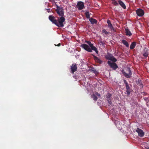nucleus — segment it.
Masks as SVG:
<instances>
[{
	"label": "nucleus",
	"instance_id": "1",
	"mask_svg": "<svg viewBox=\"0 0 149 149\" xmlns=\"http://www.w3.org/2000/svg\"><path fill=\"white\" fill-rule=\"evenodd\" d=\"M86 42L91 47V48L88 45L86 44H82L81 45L80 47L88 52H92V50H93L95 51L97 54H98V52L97 49L95 47L93 46V44L91 43L89 41H87Z\"/></svg>",
	"mask_w": 149,
	"mask_h": 149
},
{
	"label": "nucleus",
	"instance_id": "2",
	"mask_svg": "<svg viewBox=\"0 0 149 149\" xmlns=\"http://www.w3.org/2000/svg\"><path fill=\"white\" fill-rule=\"evenodd\" d=\"M65 22V18L63 16H61L59 18L58 17V20H57V24L56 26L58 27H62L64 26L63 23Z\"/></svg>",
	"mask_w": 149,
	"mask_h": 149
},
{
	"label": "nucleus",
	"instance_id": "3",
	"mask_svg": "<svg viewBox=\"0 0 149 149\" xmlns=\"http://www.w3.org/2000/svg\"><path fill=\"white\" fill-rule=\"evenodd\" d=\"M126 71L128 73H127L125 72L124 70L122 71V72L123 75L127 78H129L131 77V75L132 74V73L130 68H127L126 70Z\"/></svg>",
	"mask_w": 149,
	"mask_h": 149
},
{
	"label": "nucleus",
	"instance_id": "4",
	"mask_svg": "<svg viewBox=\"0 0 149 149\" xmlns=\"http://www.w3.org/2000/svg\"><path fill=\"white\" fill-rule=\"evenodd\" d=\"M123 81L124 84H125V87L126 89L127 94L128 96H129L131 92L132 89L129 86L128 84L127 81L124 79Z\"/></svg>",
	"mask_w": 149,
	"mask_h": 149
},
{
	"label": "nucleus",
	"instance_id": "5",
	"mask_svg": "<svg viewBox=\"0 0 149 149\" xmlns=\"http://www.w3.org/2000/svg\"><path fill=\"white\" fill-rule=\"evenodd\" d=\"M56 12L60 16H63L64 15V11L63 8H60L58 6H57Z\"/></svg>",
	"mask_w": 149,
	"mask_h": 149
},
{
	"label": "nucleus",
	"instance_id": "6",
	"mask_svg": "<svg viewBox=\"0 0 149 149\" xmlns=\"http://www.w3.org/2000/svg\"><path fill=\"white\" fill-rule=\"evenodd\" d=\"M76 6L79 10H81L84 8V3L83 2L81 1H78Z\"/></svg>",
	"mask_w": 149,
	"mask_h": 149
},
{
	"label": "nucleus",
	"instance_id": "7",
	"mask_svg": "<svg viewBox=\"0 0 149 149\" xmlns=\"http://www.w3.org/2000/svg\"><path fill=\"white\" fill-rule=\"evenodd\" d=\"M107 63L111 67L113 70H116L118 68V66L115 63H111L110 61H108Z\"/></svg>",
	"mask_w": 149,
	"mask_h": 149
},
{
	"label": "nucleus",
	"instance_id": "8",
	"mask_svg": "<svg viewBox=\"0 0 149 149\" xmlns=\"http://www.w3.org/2000/svg\"><path fill=\"white\" fill-rule=\"evenodd\" d=\"M49 19L53 23L56 25L57 24V20L56 17L52 15H50L49 17Z\"/></svg>",
	"mask_w": 149,
	"mask_h": 149
},
{
	"label": "nucleus",
	"instance_id": "9",
	"mask_svg": "<svg viewBox=\"0 0 149 149\" xmlns=\"http://www.w3.org/2000/svg\"><path fill=\"white\" fill-rule=\"evenodd\" d=\"M148 49L146 47H145L143 49L142 51V55L145 58H147L148 55Z\"/></svg>",
	"mask_w": 149,
	"mask_h": 149
},
{
	"label": "nucleus",
	"instance_id": "10",
	"mask_svg": "<svg viewBox=\"0 0 149 149\" xmlns=\"http://www.w3.org/2000/svg\"><path fill=\"white\" fill-rule=\"evenodd\" d=\"M136 13L138 16L139 17H142L144 14V11L142 9L140 8L136 10Z\"/></svg>",
	"mask_w": 149,
	"mask_h": 149
},
{
	"label": "nucleus",
	"instance_id": "11",
	"mask_svg": "<svg viewBox=\"0 0 149 149\" xmlns=\"http://www.w3.org/2000/svg\"><path fill=\"white\" fill-rule=\"evenodd\" d=\"M136 131L138 133L139 136L141 137H143L144 135V132L142 130L139 128H137Z\"/></svg>",
	"mask_w": 149,
	"mask_h": 149
},
{
	"label": "nucleus",
	"instance_id": "12",
	"mask_svg": "<svg viewBox=\"0 0 149 149\" xmlns=\"http://www.w3.org/2000/svg\"><path fill=\"white\" fill-rule=\"evenodd\" d=\"M71 73L73 74L74 72H76L77 69V65L76 64H72L70 66Z\"/></svg>",
	"mask_w": 149,
	"mask_h": 149
},
{
	"label": "nucleus",
	"instance_id": "13",
	"mask_svg": "<svg viewBox=\"0 0 149 149\" xmlns=\"http://www.w3.org/2000/svg\"><path fill=\"white\" fill-rule=\"evenodd\" d=\"M92 55L93 56L94 60L96 62L100 64L102 63V61L100 58L93 54H92Z\"/></svg>",
	"mask_w": 149,
	"mask_h": 149
},
{
	"label": "nucleus",
	"instance_id": "14",
	"mask_svg": "<svg viewBox=\"0 0 149 149\" xmlns=\"http://www.w3.org/2000/svg\"><path fill=\"white\" fill-rule=\"evenodd\" d=\"M89 20L92 24H96L97 22V21L96 19H93L92 17L89 19Z\"/></svg>",
	"mask_w": 149,
	"mask_h": 149
},
{
	"label": "nucleus",
	"instance_id": "15",
	"mask_svg": "<svg viewBox=\"0 0 149 149\" xmlns=\"http://www.w3.org/2000/svg\"><path fill=\"white\" fill-rule=\"evenodd\" d=\"M118 3L120 6L124 9H125L126 8V6L125 4L121 1L119 0Z\"/></svg>",
	"mask_w": 149,
	"mask_h": 149
},
{
	"label": "nucleus",
	"instance_id": "16",
	"mask_svg": "<svg viewBox=\"0 0 149 149\" xmlns=\"http://www.w3.org/2000/svg\"><path fill=\"white\" fill-rule=\"evenodd\" d=\"M125 31L126 35L127 36H130L132 34L131 33L130 31L129 30L127 29H125Z\"/></svg>",
	"mask_w": 149,
	"mask_h": 149
},
{
	"label": "nucleus",
	"instance_id": "17",
	"mask_svg": "<svg viewBox=\"0 0 149 149\" xmlns=\"http://www.w3.org/2000/svg\"><path fill=\"white\" fill-rule=\"evenodd\" d=\"M121 42L124 45H125L127 47H128L129 46V45L128 42L125 40H122Z\"/></svg>",
	"mask_w": 149,
	"mask_h": 149
},
{
	"label": "nucleus",
	"instance_id": "18",
	"mask_svg": "<svg viewBox=\"0 0 149 149\" xmlns=\"http://www.w3.org/2000/svg\"><path fill=\"white\" fill-rule=\"evenodd\" d=\"M136 45V42H133L132 43L130 47V48L131 49H133L135 47Z\"/></svg>",
	"mask_w": 149,
	"mask_h": 149
},
{
	"label": "nucleus",
	"instance_id": "19",
	"mask_svg": "<svg viewBox=\"0 0 149 149\" xmlns=\"http://www.w3.org/2000/svg\"><path fill=\"white\" fill-rule=\"evenodd\" d=\"M91 97L92 98L93 100L95 101H96L97 100V96L94 94H93L91 96Z\"/></svg>",
	"mask_w": 149,
	"mask_h": 149
},
{
	"label": "nucleus",
	"instance_id": "20",
	"mask_svg": "<svg viewBox=\"0 0 149 149\" xmlns=\"http://www.w3.org/2000/svg\"><path fill=\"white\" fill-rule=\"evenodd\" d=\"M138 84H139V85L140 87V88H142L143 87V85L142 82V81L141 80H138Z\"/></svg>",
	"mask_w": 149,
	"mask_h": 149
},
{
	"label": "nucleus",
	"instance_id": "21",
	"mask_svg": "<svg viewBox=\"0 0 149 149\" xmlns=\"http://www.w3.org/2000/svg\"><path fill=\"white\" fill-rule=\"evenodd\" d=\"M85 15L86 17L88 19L90 18L89 12L88 11H86L85 13Z\"/></svg>",
	"mask_w": 149,
	"mask_h": 149
},
{
	"label": "nucleus",
	"instance_id": "22",
	"mask_svg": "<svg viewBox=\"0 0 149 149\" xmlns=\"http://www.w3.org/2000/svg\"><path fill=\"white\" fill-rule=\"evenodd\" d=\"M108 26L111 30H112L113 31H114V29L111 23L110 24H108Z\"/></svg>",
	"mask_w": 149,
	"mask_h": 149
},
{
	"label": "nucleus",
	"instance_id": "23",
	"mask_svg": "<svg viewBox=\"0 0 149 149\" xmlns=\"http://www.w3.org/2000/svg\"><path fill=\"white\" fill-rule=\"evenodd\" d=\"M112 56H112L111 54L109 55H107L106 56V58L107 59L111 60V58H112Z\"/></svg>",
	"mask_w": 149,
	"mask_h": 149
},
{
	"label": "nucleus",
	"instance_id": "24",
	"mask_svg": "<svg viewBox=\"0 0 149 149\" xmlns=\"http://www.w3.org/2000/svg\"><path fill=\"white\" fill-rule=\"evenodd\" d=\"M102 33H104L106 35L108 34L109 33L106 31V30L104 29H102Z\"/></svg>",
	"mask_w": 149,
	"mask_h": 149
},
{
	"label": "nucleus",
	"instance_id": "25",
	"mask_svg": "<svg viewBox=\"0 0 149 149\" xmlns=\"http://www.w3.org/2000/svg\"><path fill=\"white\" fill-rule=\"evenodd\" d=\"M112 3L115 6L118 5V3L115 0H112Z\"/></svg>",
	"mask_w": 149,
	"mask_h": 149
},
{
	"label": "nucleus",
	"instance_id": "26",
	"mask_svg": "<svg viewBox=\"0 0 149 149\" xmlns=\"http://www.w3.org/2000/svg\"><path fill=\"white\" fill-rule=\"evenodd\" d=\"M110 60H111L114 62H115L116 61L117 59L115 57H114L113 56H112V58H111V59Z\"/></svg>",
	"mask_w": 149,
	"mask_h": 149
},
{
	"label": "nucleus",
	"instance_id": "27",
	"mask_svg": "<svg viewBox=\"0 0 149 149\" xmlns=\"http://www.w3.org/2000/svg\"><path fill=\"white\" fill-rule=\"evenodd\" d=\"M92 70L95 73H97V71L94 68H92Z\"/></svg>",
	"mask_w": 149,
	"mask_h": 149
},
{
	"label": "nucleus",
	"instance_id": "28",
	"mask_svg": "<svg viewBox=\"0 0 149 149\" xmlns=\"http://www.w3.org/2000/svg\"><path fill=\"white\" fill-rule=\"evenodd\" d=\"M95 94L96 95L98 96H99V97H100V94L97 92H95Z\"/></svg>",
	"mask_w": 149,
	"mask_h": 149
},
{
	"label": "nucleus",
	"instance_id": "29",
	"mask_svg": "<svg viewBox=\"0 0 149 149\" xmlns=\"http://www.w3.org/2000/svg\"><path fill=\"white\" fill-rule=\"evenodd\" d=\"M108 102L109 105L111 104V102L110 99L108 100Z\"/></svg>",
	"mask_w": 149,
	"mask_h": 149
},
{
	"label": "nucleus",
	"instance_id": "30",
	"mask_svg": "<svg viewBox=\"0 0 149 149\" xmlns=\"http://www.w3.org/2000/svg\"><path fill=\"white\" fill-rule=\"evenodd\" d=\"M107 23L108 24H110L111 23L110 20L109 19L107 20Z\"/></svg>",
	"mask_w": 149,
	"mask_h": 149
},
{
	"label": "nucleus",
	"instance_id": "31",
	"mask_svg": "<svg viewBox=\"0 0 149 149\" xmlns=\"http://www.w3.org/2000/svg\"><path fill=\"white\" fill-rule=\"evenodd\" d=\"M111 96V94H110L109 93L108 98H110Z\"/></svg>",
	"mask_w": 149,
	"mask_h": 149
},
{
	"label": "nucleus",
	"instance_id": "32",
	"mask_svg": "<svg viewBox=\"0 0 149 149\" xmlns=\"http://www.w3.org/2000/svg\"><path fill=\"white\" fill-rule=\"evenodd\" d=\"M47 12L48 13H49L50 12V9L49 8V9H47Z\"/></svg>",
	"mask_w": 149,
	"mask_h": 149
},
{
	"label": "nucleus",
	"instance_id": "33",
	"mask_svg": "<svg viewBox=\"0 0 149 149\" xmlns=\"http://www.w3.org/2000/svg\"><path fill=\"white\" fill-rule=\"evenodd\" d=\"M61 45V43H59L58 44V45H57V46L59 47Z\"/></svg>",
	"mask_w": 149,
	"mask_h": 149
},
{
	"label": "nucleus",
	"instance_id": "34",
	"mask_svg": "<svg viewBox=\"0 0 149 149\" xmlns=\"http://www.w3.org/2000/svg\"><path fill=\"white\" fill-rule=\"evenodd\" d=\"M146 149H149V147H146Z\"/></svg>",
	"mask_w": 149,
	"mask_h": 149
},
{
	"label": "nucleus",
	"instance_id": "35",
	"mask_svg": "<svg viewBox=\"0 0 149 149\" xmlns=\"http://www.w3.org/2000/svg\"><path fill=\"white\" fill-rule=\"evenodd\" d=\"M101 43H102V42H101Z\"/></svg>",
	"mask_w": 149,
	"mask_h": 149
}]
</instances>
